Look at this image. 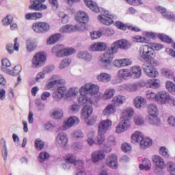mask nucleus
Listing matches in <instances>:
<instances>
[{
	"instance_id": "51",
	"label": "nucleus",
	"mask_w": 175,
	"mask_h": 175,
	"mask_svg": "<svg viewBox=\"0 0 175 175\" xmlns=\"http://www.w3.org/2000/svg\"><path fill=\"white\" fill-rule=\"evenodd\" d=\"M59 39H61L60 33H56L53 36H51L49 38V40L48 41V44H54L55 43H57Z\"/></svg>"
},
{
	"instance_id": "44",
	"label": "nucleus",
	"mask_w": 175,
	"mask_h": 175,
	"mask_svg": "<svg viewBox=\"0 0 175 175\" xmlns=\"http://www.w3.org/2000/svg\"><path fill=\"white\" fill-rule=\"evenodd\" d=\"M157 96L158 93L155 94L152 90H148L146 92V98L149 100H155V102H157Z\"/></svg>"
},
{
	"instance_id": "27",
	"label": "nucleus",
	"mask_w": 175,
	"mask_h": 175,
	"mask_svg": "<svg viewBox=\"0 0 175 175\" xmlns=\"http://www.w3.org/2000/svg\"><path fill=\"white\" fill-rule=\"evenodd\" d=\"M75 20L77 23H88V16L85 12L79 11L75 16Z\"/></svg>"
},
{
	"instance_id": "20",
	"label": "nucleus",
	"mask_w": 175,
	"mask_h": 175,
	"mask_svg": "<svg viewBox=\"0 0 175 175\" xmlns=\"http://www.w3.org/2000/svg\"><path fill=\"white\" fill-rule=\"evenodd\" d=\"M113 65L117 68H123L124 66H129L132 65V60L129 59H121L114 61Z\"/></svg>"
},
{
	"instance_id": "10",
	"label": "nucleus",
	"mask_w": 175,
	"mask_h": 175,
	"mask_svg": "<svg viewBox=\"0 0 175 175\" xmlns=\"http://www.w3.org/2000/svg\"><path fill=\"white\" fill-rule=\"evenodd\" d=\"M46 62V55L42 52L36 53L33 57V68H40Z\"/></svg>"
},
{
	"instance_id": "31",
	"label": "nucleus",
	"mask_w": 175,
	"mask_h": 175,
	"mask_svg": "<svg viewBox=\"0 0 175 175\" xmlns=\"http://www.w3.org/2000/svg\"><path fill=\"white\" fill-rule=\"evenodd\" d=\"M111 146H116V138L114 136L111 135L107 139V144L106 145V148H104L105 152H110L111 151Z\"/></svg>"
},
{
	"instance_id": "15",
	"label": "nucleus",
	"mask_w": 175,
	"mask_h": 175,
	"mask_svg": "<svg viewBox=\"0 0 175 175\" xmlns=\"http://www.w3.org/2000/svg\"><path fill=\"white\" fill-rule=\"evenodd\" d=\"M157 10L165 17L167 20H170V21H174L175 20V15L174 14H172L170 12H167L166 11V8L162 7V6H159L157 8Z\"/></svg>"
},
{
	"instance_id": "38",
	"label": "nucleus",
	"mask_w": 175,
	"mask_h": 175,
	"mask_svg": "<svg viewBox=\"0 0 175 175\" xmlns=\"http://www.w3.org/2000/svg\"><path fill=\"white\" fill-rule=\"evenodd\" d=\"M147 120L151 125H156L157 126L161 125V119L158 118V116H148Z\"/></svg>"
},
{
	"instance_id": "61",
	"label": "nucleus",
	"mask_w": 175,
	"mask_h": 175,
	"mask_svg": "<svg viewBox=\"0 0 175 175\" xmlns=\"http://www.w3.org/2000/svg\"><path fill=\"white\" fill-rule=\"evenodd\" d=\"M162 73L167 79H173L174 77V72L170 70L165 69L163 70Z\"/></svg>"
},
{
	"instance_id": "3",
	"label": "nucleus",
	"mask_w": 175,
	"mask_h": 175,
	"mask_svg": "<svg viewBox=\"0 0 175 175\" xmlns=\"http://www.w3.org/2000/svg\"><path fill=\"white\" fill-rule=\"evenodd\" d=\"M99 92V86L91 83H87L85 86L80 88L81 96L78 98V102L80 105H85L90 103L92 105L91 97L92 95H96Z\"/></svg>"
},
{
	"instance_id": "53",
	"label": "nucleus",
	"mask_w": 175,
	"mask_h": 175,
	"mask_svg": "<svg viewBox=\"0 0 175 175\" xmlns=\"http://www.w3.org/2000/svg\"><path fill=\"white\" fill-rule=\"evenodd\" d=\"M132 73L135 75L136 79H139L142 76V68L140 66H134L132 68Z\"/></svg>"
},
{
	"instance_id": "34",
	"label": "nucleus",
	"mask_w": 175,
	"mask_h": 175,
	"mask_svg": "<svg viewBox=\"0 0 175 175\" xmlns=\"http://www.w3.org/2000/svg\"><path fill=\"white\" fill-rule=\"evenodd\" d=\"M0 144L2 146L1 154L4 161L8 159V147L6 146V140L1 138L0 141Z\"/></svg>"
},
{
	"instance_id": "54",
	"label": "nucleus",
	"mask_w": 175,
	"mask_h": 175,
	"mask_svg": "<svg viewBox=\"0 0 175 175\" xmlns=\"http://www.w3.org/2000/svg\"><path fill=\"white\" fill-rule=\"evenodd\" d=\"M50 154L47 152H41L38 156V161L40 163L44 162L46 159L49 158Z\"/></svg>"
},
{
	"instance_id": "41",
	"label": "nucleus",
	"mask_w": 175,
	"mask_h": 175,
	"mask_svg": "<svg viewBox=\"0 0 175 175\" xmlns=\"http://www.w3.org/2000/svg\"><path fill=\"white\" fill-rule=\"evenodd\" d=\"M146 87L148 88H159V83H158V79L152 80L149 79L145 83Z\"/></svg>"
},
{
	"instance_id": "35",
	"label": "nucleus",
	"mask_w": 175,
	"mask_h": 175,
	"mask_svg": "<svg viewBox=\"0 0 175 175\" xmlns=\"http://www.w3.org/2000/svg\"><path fill=\"white\" fill-rule=\"evenodd\" d=\"M139 144L141 148H148V147H151V146H152V139L150 138H144V137H143L142 140L140 142Z\"/></svg>"
},
{
	"instance_id": "63",
	"label": "nucleus",
	"mask_w": 175,
	"mask_h": 175,
	"mask_svg": "<svg viewBox=\"0 0 175 175\" xmlns=\"http://www.w3.org/2000/svg\"><path fill=\"white\" fill-rule=\"evenodd\" d=\"M63 116L64 113L62 111H55L52 113L51 117L53 118H55L56 120H59L60 118H62Z\"/></svg>"
},
{
	"instance_id": "33",
	"label": "nucleus",
	"mask_w": 175,
	"mask_h": 175,
	"mask_svg": "<svg viewBox=\"0 0 175 175\" xmlns=\"http://www.w3.org/2000/svg\"><path fill=\"white\" fill-rule=\"evenodd\" d=\"M43 14L40 12H33L26 14L25 16V20H38V18H42Z\"/></svg>"
},
{
	"instance_id": "2",
	"label": "nucleus",
	"mask_w": 175,
	"mask_h": 175,
	"mask_svg": "<svg viewBox=\"0 0 175 175\" xmlns=\"http://www.w3.org/2000/svg\"><path fill=\"white\" fill-rule=\"evenodd\" d=\"M84 2L88 8L92 10V12H95L96 13H98V12L104 13V14L98 16V20L100 21L102 24H104L105 25H111V24L114 23V21L113 20H117V16L110 14L109 11H106L102 8H100L94 1L91 0H84Z\"/></svg>"
},
{
	"instance_id": "30",
	"label": "nucleus",
	"mask_w": 175,
	"mask_h": 175,
	"mask_svg": "<svg viewBox=\"0 0 175 175\" xmlns=\"http://www.w3.org/2000/svg\"><path fill=\"white\" fill-rule=\"evenodd\" d=\"M144 137L143 133L139 131H135L131 136V142L135 144V143H139V142H142Z\"/></svg>"
},
{
	"instance_id": "36",
	"label": "nucleus",
	"mask_w": 175,
	"mask_h": 175,
	"mask_svg": "<svg viewBox=\"0 0 175 175\" xmlns=\"http://www.w3.org/2000/svg\"><path fill=\"white\" fill-rule=\"evenodd\" d=\"M135 111L133 108H126L123 112L122 113V117L124 120H131V117L133 116Z\"/></svg>"
},
{
	"instance_id": "11",
	"label": "nucleus",
	"mask_w": 175,
	"mask_h": 175,
	"mask_svg": "<svg viewBox=\"0 0 175 175\" xmlns=\"http://www.w3.org/2000/svg\"><path fill=\"white\" fill-rule=\"evenodd\" d=\"M66 94V87L65 86H57V90H55L53 94V98L55 102H59L65 94Z\"/></svg>"
},
{
	"instance_id": "14",
	"label": "nucleus",
	"mask_w": 175,
	"mask_h": 175,
	"mask_svg": "<svg viewBox=\"0 0 175 175\" xmlns=\"http://www.w3.org/2000/svg\"><path fill=\"white\" fill-rule=\"evenodd\" d=\"M52 79L53 81L49 82L47 85L48 90H53V88H55V87H58V85H64V84H65V81L61 79L58 75H54Z\"/></svg>"
},
{
	"instance_id": "29",
	"label": "nucleus",
	"mask_w": 175,
	"mask_h": 175,
	"mask_svg": "<svg viewBox=\"0 0 175 175\" xmlns=\"http://www.w3.org/2000/svg\"><path fill=\"white\" fill-rule=\"evenodd\" d=\"M148 117L158 116V113H159L158 107H157L154 104H149L148 105Z\"/></svg>"
},
{
	"instance_id": "17",
	"label": "nucleus",
	"mask_w": 175,
	"mask_h": 175,
	"mask_svg": "<svg viewBox=\"0 0 175 175\" xmlns=\"http://www.w3.org/2000/svg\"><path fill=\"white\" fill-rule=\"evenodd\" d=\"M76 53V49L73 48L68 49H60V50L56 54V57H68V55H72Z\"/></svg>"
},
{
	"instance_id": "18",
	"label": "nucleus",
	"mask_w": 175,
	"mask_h": 175,
	"mask_svg": "<svg viewBox=\"0 0 175 175\" xmlns=\"http://www.w3.org/2000/svg\"><path fill=\"white\" fill-rule=\"evenodd\" d=\"M152 161L154 162L155 166L159 169H165L166 165L165 164V161L159 155H154L152 157Z\"/></svg>"
},
{
	"instance_id": "48",
	"label": "nucleus",
	"mask_w": 175,
	"mask_h": 175,
	"mask_svg": "<svg viewBox=\"0 0 175 175\" xmlns=\"http://www.w3.org/2000/svg\"><path fill=\"white\" fill-rule=\"evenodd\" d=\"M114 94H116L114 89H107L103 95V99H111L114 96Z\"/></svg>"
},
{
	"instance_id": "6",
	"label": "nucleus",
	"mask_w": 175,
	"mask_h": 175,
	"mask_svg": "<svg viewBox=\"0 0 175 175\" xmlns=\"http://www.w3.org/2000/svg\"><path fill=\"white\" fill-rule=\"evenodd\" d=\"M156 102L160 103V105H166V103H169L170 106H175V99L170 97L169 92L165 91L157 93Z\"/></svg>"
},
{
	"instance_id": "57",
	"label": "nucleus",
	"mask_w": 175,
	"mask_h": 175,
	"mask_svg": "<svg viewBox=\"0 0 175 175\" xmlns=\"http://www.w3.org/2000/svg\"><path fill=\"white\" fill-rule=\"evenodd\" d=\"M3 25H10L11 23H13V16L8 15L2 20Z\"/></svg>"
},
{
	"instance_id": "26",
	"label": "nucleus",
	"mask_w": 175,
	"mask_h": 175,
	"mask_svg": "<svg viewBox=\"0 0 175 175\" xmlns=\"http://www.w3.org/2000/svg\"><path fill=\"white\" fill-rule=\"evenodd\" d=\"M116 111H117V108H116L114 105L109 104L103 111V114L105 116V117H109L111 114H114Z\"/></svg>"
},
{
	"instance_id": "21",
	"label": "nucleus",
	"mask_w": 175,
	"mask_h": 175,
	"mask_svg": "<svg viewBox=\"0 0 175 175\" xmlns=\"http://www.w3.org/2000/svg\"><path fill=\"white\" fill-rule=\"evenodd\" d=\"M92 162L96 163L105 158V153L102 150H96L92 153Z\"/></svg>"
},
{
	"instance_id": "47",
	"label": "nucleus",
	"mask_w": 175,
	"mask_h": 175,
	"mask_svg": "<svg viewBox=\"0 0 175 175\" xmlns=\"http://www.w3.org/2000/svg\"><path fill=\"white\" fill-rule=\"evenodd\" d=\"M131 73L129 72L128 69H121L118 72V76L120 79H126V77H129L131 76Z\"/></svg>"
},
{
	"instance_id": "55",
	"label": "nucleus",
	"mask_w": 175,
	"mask_h": 175,
	"mask_svg": "<svg viewBox=\"0 0 175 175\" xmlns=\"http://www.w3.org/2000/svg\"><path fill=\"white\" fill-rule=\"evenodd\" d=\"M27 51L29 52L33 51L36 49V44L31 40H28L26 42Z\"/></svg>"
},
{
	"instance_id": "19",
	"label": "nucleus",
	"mask_w": 175,
	"mask_h": 175,
	"mask_svg": "<svg viewBox=\"0 0 175 175\" xmlns=\"http://www.w3.org/2000/svg\"><path fill=\"white\" fill-rule=\"evenodd\" d=\"M14 44L13 46V44H8L6 45V50L9 54H13V53L15 51H18V49L20 47V44H18V38H16L14 40Z\"/></svg>"
},
{
	"instance_id": "40",
	"label": "nucleus",
	"mask_w": 175,
	"mask_h": 175,
	"mask_svg": "<svg viewBox=\"0 0 175 175\" xmlns=\"http://www.w3.org/2000/svg\"><path fill=\"white\" fill-rule=\"evenodd\" d=\"M97 79L98 81H103V83H109V81H111V77L110 75L105 72L100 74L97 77Z\"/></svg>"
},
{
	"instance_id": "49",
	"label": "nucleus",
	"mask_w": 175,
	"mask_h": 175,
	"mask_svg": "<svg viewBox=\"0 0 175 175\" xmlns=\"http://www.w3.org/2000/svg\"><path fill=\"white\" fill-rule=\"evenodd\" d=\"M34 146L38 151H42L44 147V142L40 139H36L35 140Z\"/></svg>"
},
{
	"instance_id": "46",
	"label": "nucleus",
	"mask_w": 175,
	"mask_h": 175,
	"mask_svg": "<svg viewBox=\"0 0 175 175\" xmlns=\"http://www.w3.org/2000/svg\"><path fill=\"white\" fill-rule=\"evenodd\" d=\"M117 42L119 44V49H121V50H128V49H129V43L128 42V40H117Z\"/></svg>"
},
{
	"instance_id": "50",
	"label": "nucleus",
	"mask_w": 175,
	"mask_h": 175,
	"mask_svg": "<svg viewBox=\"0 0 175 175\" xmlns=\"http://www.w3.org/2000/svg\"><path fill=\"white\" fill-rule=\"evenodd\" d=\"M118 49H120V45L118 44V42L116 41L111 44V48L107 51H109V53H111L113 55H114V54L118 51Z\"/></svg>"
},
{
	"instance_id": "22",
	"label": "nucleus",
	"mask_w": 175,
	"mask_h": 175,
	"mask_svg": "<svg viewBox=\"0 0 175 175\" xmlns=\"http://www.w3.org/2000/svg\"><path fill=\"white\" fill-rule=\"evenodd\" d=\"M56 142L60 146H66L68 144V136L65 133H59L56 137Z\"/></svg>"
},
{
	"instance_id": "58",
	"label": "nucleus",
	"mask_w": 175,
	"mask_h": 175,
	"mask_svg": "<svg viewBox=\"0 0 175 175\" xmlns=\"http://www.w3.org/2000/svg\"><path fill=\"white\" fill-rule=\"evenodd\" d=\"M2 66H1V70L3 72V69H8V68H10V66H12V63H10V61L8 59H3L1 61Z\"/></svg>"
},
{
	"instance_id": "59",
	"label": "nucleus",
	"mask_w": 175,
	"mask_h": 175,
	"mask_svg": "<svg viewBox=\"0 0 175 175\" xmlns=\"http://www.w3.org/2000/svg\"><path fill=\"white\" fill-rule=\"evenodd\" d=\"M70 62H72V61L69 59H63L60 63L59 69H65L66 66H69L70 65Z\"/></svg>"
},
{
	"instance_id": "52",
	"label": "nucleus",
	"mask_w": 175,
	"mask_h": 175,
	"mask_svg": "<svg viewBox=\"0 0 175 175\" xmlns=\"http://www.w3.org/2000/svg\"><path fill=\"white\" fill-rule=\"evenodd\" d=\"M157 36L161 39V42H165V43H173V40L166 35L159 33L157 34Z\"/></svg>"
},
{
	"instance_id": "7",
	"label": "nucleus",
	"mask_w": 175,
	"mask_h": 175,
	"mask_svg": "<svg viewBox=\"0 0 175 175\" xmlns=\"http://www.w3.org/2000/svg\"><path fill=\"white\" fill-rule=\"evenodd\" d=\"M152 64L153 65H155V64H154V62H149V64H144L142 65V69L144 73L148 77H157L159 75Z\"/></svg>"
},
{
	"instance_id": "39",
	"label": "nucleus",
	"mask_w": 175,
	"mask_h": 175,
	"mask_svg": "<svg viewBox=\"0 0 175 175\" xmlns=\"http://www.w3.org/2000/svg\"><path fill=\"white\" fill-rule=\"evenodd\" d=\"M76 28H77V26H72L70 25H66L60 28L59 31L60 32L64 33H68V32H76Z\"/></svg>"
},
{
	"instance_id": "45",
	"label": "nucleus",
	"mask_w": 175,
	"mask_h": 175,
	"mask_svg": "<svg viewBox=\"0 0 175 175\" xmlns=\"http://www.w3.org/2000/svg\"><path fill=\"white\" fill-rule=\"evenodd\" d=\"M79 94V89L77 88H70L68 92H66V98H75L76 95Z\"/></svg>"
},
{
	"instance_id": "37",
	"label": "nucleus",
	"mask_w": 175,
	"mask_h": 175,
	"mask_svg": "<svg viewBox=\"0 0 175 175\" xmlns=\"http://www.w3.org/2000/svg\"><path fill=\"white\" fill-rule=\"evenodd\" d=\"M124 102H125V96L121 95L115 96L112 100V103L114 106H120V105H124Z\"/></svg>"
},
{
	"instance_id": "32",
	"label": "nucleus",
	"mask_w": 175,
	"mask_h": 175,
	"mask_svg": "<svg viewBox=\"0 0 175 175\" xmlns=\"http://www.w3.org/2000/svg\"><path fill=\"white\" fill-rule=\"evenodd\" d=\"M134 105L137 109H142L146 105V99L142 96H137L134 99Z\"/></svg>"
},
{
	"instance_id": "56",
	"label": "nucleus",
	"mask_w": 175,
	"mask_h": 175,
	"mask_svg": "<svg viewBox=\"0 0 175 175\" xmlns=\"http://www.w3.org/2000/svg\"><path fill=\"white\" fill-rule=\"evenodd\" d=\"M159 154L162 155V157H164V158H169V150L166 148L165 146H162L159 149Z\"/></svg>"
},
{
	"instance_id": "43",
	"label": "nucleus",
	"mask_w": 175,
	"mask_h": 175,
	"mask_svg": "<svg viewBox=\"0 0 175 175\" xmlns=\"http://www.w3.org/2000/svg\"><path fill=\"white\" fill-rule=\"evenodd\" d=\"M151 167V161L148 159H145L142 161V164L139 165V169L141 170H150Z\"/></svg>"
},
{
	"instance_id": "12",
	"label": "nucleus",
	"mask_w": 175,
	"mask_h": 175,
	"mask_svg": "<svg viewBox=\"0 0 175 175\" xmlns=\"http://www.w3.org/2000/svg\"><path fill=\"white\" fill-rule=\"evenodd\" d=\"M46 0H30L31 5L29 6V9L31 10H44L47 9V5H43V2Z\"/></svg>"
},
{
	"instance_id": "42",
	"label": "nucleus",
	"mask_w": 175,
	"mask_h": 175,
	"mask_svg": "<svg viewBox=\"0 0 175 175\" xmlns=\"http://www.w3.org/2000/svg\"><path fill=\"white\" fill-rule=\"evenodd\" d=\"M77 57L78 58L84 59V61H86V62H90V61L92 59V56L88 52H80L78 53Z\"/></svg>"
},
{
	"instance_id": "24",
	"label": "nucleus",
	"mask_w": 175,
	"mask_h": 175,
	"mask_svg": "<svg viewBox=\"0 0 175 175\" xmlns=\"http://www.w3.org/2000/svg\"><path fill=\"white\" fill-rule=\"evenodd\" d=\"M21 66L17 65L15 66L12 70L10 69L3 68V72L5 73H7L8 75H10L11 76H17L18 75H20L21 72Z\"/></svg>"
},
{
	"instance_id": "16",
	"label": "nucleus",
	"mask_w": 175,
	"mask_h": 175,
	"mask_svg": "<svg viewBox=\"0 0 175 175\" xmlns=\"http://www.w3.org/2000/svg\"><path fill=\"white\" fill-rule=\"evenodd\" d=\"M106 163L111 167V169H117L118 167V163H117V156L116 154L109 155L106 160Z\"/></svg>"
},
{
	"instance_id": "25",
	"label": "nucleus",
	"mask_w": 175,
	"mask_h": 175,
	"mask_svg": "<svg viewBox=\"0 0 175 175\" xmlns=\"http://www.w3.org/2000/svg\"><path fill=\"white\" fill-rule=\"evenodd\" d=\"M79 122H80L79 118L72 116L66 122L63 129H68V128H72L75 124H79Z\"/></svg>"
},
{
	"instance_id": "62",
	"label": "nucleus",
	"mask_w": 175,
	"mask_h": 175,
	"mask_svg": "<svg viewBox=\"0 0 175 175\" xmlns=\"http://www.w3.org/2000/svg\"><path fill=\"white\" fill-rule=\"evenodd\" d=\"M129 5L132 6H139V5H143V1L142 0H125Z\"/></svg>"
},
{
	"instance_id": "4",
	"label": "nucleus",
	"mask_w": 175,
	"mask_h": 175,
	"mask_svg": "<svg viewBox=\"0 0 175 175\" xmlns=\"http://www.w3.org/2000/svg\"><path fill=\"white\" fill-rule=\"evenodd\" d=\"M109 128H111V121L110 120H103L98 124L97 144L99 146L105 142V134L109 131Z\"/></svg>"
},
{
	"instance_id": "8",
	"label": "nucleus",
	"mask_w": 175,
	"mask_h": 175,
	"mask_svg": "<svg viewBox=\"0 0 175 175\" xmlns=\"http://www.w3.org/2000/svg\"><path fill=\"white\" fill-rule=\"evenodd\" d=\"M32 29L37 33H44L50 30V25L46 22H38L33 23Z\"/></svg>"
},
{
	"instance_id": "13",
	"label": "nucleus",
	"mask_w": 175,
	"mask_h": 175,
	"mask_svg": "<svg viewBox=\"0 0 175 175\" xmlns=\"http://www.w3.org/2000/svg\"><path fill=\"white\" fill-rule=\"evenodd\" d=\"M131 120H129V119H124V120H122L116 126V133H122V132L128 131L129 128H131Z\"/></svg>"
},
{
	"instance_id": "64",
	"label": "nucleus",
	"mask_w": 175,
	"mask_h": 175,
	"mask_svg": "<svg viewBox=\"0 0 175 175\" xmlns=\"http://www.w3.org/2000/svg\"><path fill=\"white\" fill-rule=\"evenodd\" d=\"M134 122L135 125H143V124H144L143 117L139 116H135L134 117Z\"/></svg>"
},
{
	"instance_id": "1",
	"label": "nucleus",
	"mask_w": 175,
	"mask_h": 175,
	"mask_svg": "<svg viewBox=\"0 0 175 175\" xmlns=\"http://www.w3.org/2000/svg\"><path fill=\"white\" fill-rule=\"evenodd\" d=\"M163 46L161 44L152 43L151 46L148 45H142L139 48V55L138 59L141 62H153L154 65L158 66L159 63L155 60V52L159 51Z\"/></svg>"
},
{
	"instance_id": "23",
	"label": "nucleus",
	"mask_w": 175,
	"mask_h": 175,
	"mask_svg": "<svg viewBox=\"0 0 175 175\" xmlns=\"http://www.w3.org/2000/svg\"><path fill=\"white\" fill-rule=\"evenodd\" d=\"M106 49H107V45L105 42H96L90 46L92 51H104Z\"/></svg>"
},
{
	"instance_id": "9",
	"label": "nucleus",
	"mask_w": 175,
	"mask_h": 175,
	"mask_svg": "<svg viewBox=\"0 0 175 175\" xmlns=\"http://www.w3.org/2000/svg\"><path fill=\"white\" fill-rule=\"evenodd\" d=\"M66 162L70 164H74V166L79 170H81L84 167V161L81 160H76V156L72 154H68L66 155Z\"/></svg>"
},
{
	"instance_id": "5",
	"label": "nucleus",
	"mask_w": 175,
	"mask_h": 175,
	"mask_svg": "<svg viewBox=\"0 0 175 175\" xmlns=\"http://www.w3.org/2000/svg\"><path fill=\"white\" fill-rule=\"evenodd\" d=\"M113 58H114V55H113L112 53H110V51H106L104 54L100 55L98 61L101 68H103V69L110 70L112 68L111 62Z\"/></svg>"
},
{
	"instance_id": "28",
	"label": "nucleus",
	"mask_w": 175,
	"mask_h": 175,
	"mask_svg": "<svg viewBox=\"0 0 175 175\" xmlns=\"http://www.w3.org/2000/svg\"><path fill=\"white\" fill-rule=\"evenodd\" d=\"M92 111H94V109L92 106L85 105L82 109L81 116L85 120H86V118H88L92 114Z\"/></svg>"
},
{
	"instance_id": "60",
	"label": "nucleus",
	"mask_w": 175,
	"mask_h": 175,
	"mask_svg": "<svg viewBox=\"0 0 175 175\" xmlns=\"http://www.w3.org/2000/svg\"><path fill=\"white\" fill-rule=\"evenodd\" d=\"M102 35H103V32L102 31H93L90 33L91 39L92 40H95V39H99Z\"/></svg>"
}]
</instances>
